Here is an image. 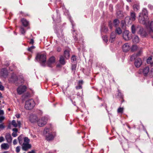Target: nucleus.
<instances>
[{
  "mask_svg": "<svg viewBox=\"0 0 153 153\" xmlns=\"http://www.w3.org/2000/svg\"><path fill=\"white\" fill-rule=\"evenodd\" d=\"M148 16L147 10L146 9H143L142 12L139 13L138 20L140 23L146 25H148L150 27L152 25L153 22L152 21H148Z\"/></svg>",
  "mask_w": 153,
  "mask_h": 153,
  "instance_id": "1",
  "label": "nucleus"
},
{
  "mask_svg": "<svg viewBox=\"0 0 153 153\" xmlns=\"http://www.w3.org/2000/svg\"><path fill=\"white\" fill-rule=\"evenodd\" d=\"M20 144L22 145V149L25 151H27L31 147V145L29 144L30 140L27 137H25L23 139V136L20 135L18 138Z\"/></svg>",
  "mask_w": 153,
  "mask_h": 153,
  "instance_id": "2",
  "label": "nucleus"
},
{
  "mask_svg": "<svg viewBox=\"0 0 153 153\" xmlns=\"http://www.w3.org/2000/svg\"><path fill=\"white\" fill-rule=\"evenodd\" d=\"M35 106V102L33 100H29L25 102V108L27 110H30L33 108Z\"/></svg>",
  "mask_w": 153,
  "mask_h": 153,
  "instance_id": "3",
  "label": "nucleus"
},
{
  "mask_svg": "<svg viewBox=\"0 0 153 153\" xmlns=\"http://www.w3.org/2000/svg\"><path fill=\"white\" fill-rule=\"evenodd\" d=\"M36 59L39 60L40 63L43 66H45V63L46 61V56L44 54H38L36 57Z\"/></svg>",
  "mask_w": 153,
  "mask_h": 153,
  "instance_id": "4",
  "label": "nucleus"
},
{
  "mask_svg": "<svg viewBox=\"0 0 153 153\" xmlns=\"http://www.w3.org/2000/svg\"><path fill=\"white\" fill-rule=\"evenodd\" d=\"M149 71V67L147 66L143 69H140L138 71V73L139 74H143L144 76H147Z\"/></svg>",
  "mask_w": 153,
  "mask_h": 153,
  "instance_id": "5",
  "label": "nucleus"
},
{
  "mask_svg": "<svg viewBox=\"0 0 153 153\" xmlns=\"http://www.w3.org/2000/svg\"><path fill=\"white\" fill-rule=\"evenodd\" d=\"M48 129H45L44 130L43 132L44 134L46 137V140L50 141L53 140L54 138L53 136L51 134L48 133Z\"/></svg>",
  "mask_w": 153,
  "mask_h": 153,
  "instance_id": "6",
  "label": "nucleus"
},
{
  "mask_svg": "<svg viewBox=\"0 0 153 153\" xmlns=\"http://www.w3.org/2000/svg\"><path fill=\"white\" fill-rule=\"evenodd\" d=\"M47 119L45 117H42L37 121V123L39 126L42 127L46 124Z\"/></svg>",
  "mask_w": 153,
  "mask_h": 153,
  "instance_id": "7",
  "label": "nucleus"
},
{
  "mask_svg": "<svg viewBox=\"0 0 153 153\" xmlns=\"http://www.w3.org/2000/svg\"><path fill=\"white\" fill-rule=\"evenodd\" d=\"M129 32L128 30H125L123 33V36L125 40H129L131 39V36L130 35Z\"/></svg>",
  "mask_w": 153,
  "mask_h": 153,
  "instance_id": "8",
  "label": "nucleus"
},
{
  "mask_svg": "<svg viewBox=\"0 0 153 153\" xmlns=\"http://www.w3.org/2000/svg\"><path fill=\"white\" fill-rule=\"evenodd\" d=\"M137 33L138 34L140 35L143 37H145L147 35V33L146 30L141 27L139 28V30L137 31Z\"/></svg>",
  "mask_w": 153,
  "mask_h": 153,
  "instance_id": "9",
  "label": "nucleus"
},
{
  "mask_svg": "<svg viewBox=\"0 0 153 153\" xmlns=\"http://www.w3.org/2000/svg\"><path fill=\"white\" fill-rule=\"evenodd\" d=\"M27 87L25 85L19 86L17 89L18 94L19 95L22 94L26 91Z\"/></svg>",
  "mask_w": 153,
  "mask_h": 153,
  "instance_id": "10",
  "label": "nucleus"
},
{
  "mask_svg": "<svg viewBox=\"0 0 153 153\" xmlns=\"http://www.w3.org/2000/svg\"><path fill=\"white\" fill-rule=\"evenodd\" d=\"M142 62L140 58H138L135 61L134 65L137 68H139L141 65Z\"/></svg>",
  "mask_w": 153,
  "mask_h": 153,
  "instance_id": "11",
  "label": "nucleus"
},
{
  "mask_svg": "<svg viewBox=\"0 0 153 153\" xmlns=\"http://www.w3.org/2000/svg\"><path fill=\"white\" fill-rule=\"evenodd\" d=\"M18 79V78L16 75L14 74H13L10 77L9 79V81L12 82H14L17 81Z\"/></svg>",
  "mask_w": 153,
  "mask_h": 153,
  "instance_id": "12",
  "label": "nucleus"
},
{
  "mask_svg": "<svg viewBox=\"0 0 153 153\" xmlns=\"http://www.w3.org/2000/svg\"><path fill=\"white\" fill-rule=\"evenodd\" d=\"M140 27L138 26H136L134 25H132L131 27L132 33L133 34L135 33L136 30L138 31L139 30V28Z\"/></svg>",
  "mask_w": 153,
  "mask_h": 153,
  "instance_id": "13",
  "label": "nucleus"
},
{
  "mask_svg": "<svg viewBox=\"0 0 153 153\" xmlns=\"http://www.w3.org/2000/svg\"><path fill=\"white\" fill-rule=\"evenodd\" d=\"M130 49V46L128 43H125L123 46V50L124 52H126Z\"/></svg>",
  "mask_w": 153,
  "mask_h": 153,
  "instance_id": "14",
  "label": "nucleus"
},
{
  "mask_svg": "<svg viewBox=\"0 0 153 153\" xmlns=\"http://www.w3.org/2000/svg\"><path fill=\"white\" fill-rule=\"evenodd\" d=\"M55 59L54 57H51L50 58L48 62V65L49 67H51V64L54 63Z\"/></svg>",
  "mask_w": 153,
  "mask_h": 153,
  "instance_id": "15",
  "label": "nucleus"
},
{
  "mask_svg": "<svg viewBox=\"0 0 153 153\" xmlns=\"http://www.w3.org/2000/svg\"><path fill=\"white\" fill-rule=\"evenodd\" d=\"M116 34L115 32H113L111 33V36L110 38L109 39V41L111 42H114L116 39Z\"/></svg>",
  "mask_w": 153,
  "mask_h": 153,
  "instance_id": "16",
  "label": "nucleus"
},
{
  "mask_svg": "<svg viewBox=\"0 0 153 153\" xmlns=\"http://www.w3.org/2000/svg\"><path fill=\"white\" fill-rule=\"evenodd\" d=\"M142 51L141 50H140L139 52L137 53V54H134V55L131 56L130 57V60L131 61H133V60L135 59L136 58L137 56H140L141 54Z\"/></svg>",
  "mask_w": 153,
  "mask_h": 153,
  "instance_id": "17",
  "label": "nucleus"
},
{
  "mask_svg": "<svg viewBox=\"0 0 153 153\" xmlns=\"http://www.w3.org/2000/svg\"><path fill=\"white\" fill-rule=\"evenodd\" d=\"M5 138L8 143H11L12 141V137L10 134L9 133H7L5 136Z\"/></svg>",
  "mask_w": 153,
  "mask_h": 153,
  "instance_id": "18",
  "label": "nucleus"
},
{
  "mask_svg": "<svg viewBox=\"0 0 153 153\" xmlns=\"http://www.w3.org/2000/svg\"><path fill=\"white\" fill-rule=\"evenodd\" d=\"M37 117L36 115H32L30 117V120L32 123H34L36 122Z\"/></svg>",
  "mask_w": 153,
  "mask_h": 153,
  "instance_id": "19",
  "label": "nucleus"
},
{
  "mask_svg": "<svg viewBox=\"0 0 153 153\" xmlns=\"http://www.w3.org/2000/svg\"><path fill=\"white\" fill-rule=\"evenodd\" d=\"M136 13L132 11L130 12V17L129 19L132 21H134L136 19Z\"/></svg>",
  "mask_w": 153,
  "mask_h": 153,
  "instance_id": "20",
  "label": "nucleus"
},
{
  "mask_svg": "<svg viewBox=\"0 0 153 153\" xmlns=\"http://www.w3.org/2000/svg\"><path fill=\"white\" fill-rule=\"evenodd\" d=\"M1 148L4 150H7L9 148V145L7 143H3L1 145Z\"/></svg>",
  "mask_w": 153,
  "mask_h": 153,
  "instance_id": "21",
  "label": "nucleus"
},
{
  "mask_svg": "<svg viewBox=\"0 0 153 153\" xmlns=\"http://www.w3.org/2000/svg\"><path fill=\"white\" fill-rule=\"evenodd\" d=\"M22 25L25 27H27L29 25V22L26 19H22L21 20Z\"/></svg>",
  "mask_w": 153,
  "mask_h": 153,
  "instance_id": "22",
  "label": "nucleus"
},
{
  "mask_svg": "<svg viewBox=\"0 0 153 153\" xmlns=\"http://www.w3.org/2000/svg\"><path fill=\"white\" fill-rule=\"evenodd\" d=\"M120 23V21L119 20L116 19L113 21V25L116 27H117Z\"/></svg>",
  "mask_w": 153,
  "mask_h": 153,
  "instance_id": "23",
  "label": "nucleus"
},
{
  "mask_svg": "<svg viewBox=\"0 0 153 153\" xmlns=\"http://www.w3.org/2000/svg\"><path fill=\"white\" fill-rule=\"evenodd\" d=\"M139 41V37L137 36H135L133 39V43H138Z\"/></svg>",
  "mask_w": 153,
  "mask_h": 153,
  "instance_id": "24",
  "label": "nucleus"
},
{
  "mask_svg": "<svg viewBox=\"0 0 153 153\" xmlns=\"http://www.w3.org/2000/svg\"><path fill=\"white\" fill-rule=\"evenodd\" d=\"M59 61L61 64L64 65L65 64L64 58L63 56H61L60 57Z\"/></svg>",
  "mask_w": 153,
  "mask_h": 153,
  "instance_id": "25",
  "label": "nucleus"
},
{
  "mask_svg": "<svg viewBox=\"0 0 153 153\" xmlns=\"http://www.w3.org/2000/svg\"><path fill=\"white\" fill-rule=\"evenodd\" d=\"M64 55L65 58H68L70 56L69 51L67 50H65L64 52Z\"/></svg>",
  "mask_w": 153,
  "mask_h": 153,
  "instance_id": "26",
  "label": "nucleus"
},
{
  "mask_svg": "<svg viewBox=\"0 0 153 153\" xmlns=\"http://www.w3.org/2000/svg\"><path fill=\"white\" fill-rule=\"evenodd\" d=\"M133 7L134 10L135 11H137V10H139L140 8L139 5L138 4H134L133 5Z\"/></svg>",
  "mask_w": 153,
  "mask_h": 153,
  "instance_id": "27",
  "label": "nucleus"
},
{
  "mask_svg": "<svg viewBox=\"0 0 153 153\" xmlns=\"http://www.w3.org/2000/svg\"><path fill=\"white\" fill-rule=\"evenodd\" d=\"M116 32L118 34H120L122 33V30L120 27H117L115 30Z\"/></svg>",
  "mask_w": 153,
  "mask_h": 153,
  "instance_id": "28",
  "label": "nucleus"
},
{
  "mask_svg": "<svg viewBox=\"0 0 153 153\" xmlns=\"http://www.w3.org/2000/svg\"><path fill=\"white\" fill-rule=\"evenodd\" d=\"M138 47L136 45H133L131 48V51H134L137 50Z\"/></svg>",
  "mask_w": 153,
  "mask_h": 153,
  "instance_id": "29",
  "label": "nucleus"
},
{
  "mask_svg": "<svg viewBox=\"0 0 153 153\" xmlns=\"http://www.w3.org/2000/svg\"><path fill=\"white\" fill-rule=\"evenodd\" d=\"M149 34L152 38H153V30L151 28H150L149 30Z\"/></svg>",
  "mask_w": 153,
  "mask_h": 153,
  "instance_id": "30",
  "label": "nucleus"
},
{
  "mask_svg": "<svg viewBox=\"0 0 153 153\" xmlns=\"http://www.w3.org/2000/svg\"><path fill=\"white\" fill-rule=\"evenodd\" d=\"M102 30L103 32H106L108 31V28L107 27L104 26L102 28Z\"/></svg>",
  "mask_w": 153,
  "mask_h": 153,
  "instance_id": "31",
  "label": "nucleus"
},
{
  "mask_svg": "<svg viewBox=\"0 0 153 153\" xmlns=\"http://www.w3.org/2000/svg\"><path fill=\"white\" fill-rule=\"evenodd\" d=\"M121 26L122 27L125 29V22L124 21L122 20L121 22Z\"/></svg>",
  "mask_w": 153,
  "mask_h": 153,
  "instance_id": "32",
  "label": "nucleus"
},
{
  "mask_svg": "<svg viewBox=\"0 0 153 153\" xmlns=\"http://www.w3.org/2000/svg\"><path fill=\"white\" fill-rule=\"evenodd\" d=\"M12 124L15 127H16L18 126V124L15 120H13L12 122Z\"/></svg>",
  "mask_w": 153,
  "mask_h": 153,
  "instance_id": "33",
  "label": "nucleus"
},
{
  "mask_svg": "<svg viewBox=\"0 0 153 153\" xmlns=\"http://www.w3.org/2000/svg\"><path fill=\"white\" fill-rule=\"evenodd\" d=\"M152 59V58L151 57H149L147 60V63L150 64Z\"/></svg>",
  "mask_w": 153,
  "mask_h": 153,
  "instance_id": "34",
  "label": "nucleus"
},
{
  "mask_svg": "<svg viewBox=\"0 0 153 153\" xmlns=\"http://www.w3.org/2000/svg\"><path fill=\"white\" fill-rule=\"evenodd\" d=\"M71 61L72 62H74L76 61V58L75 56H73L71 58Z\"/></svg>",
  "mask_w": 153,
  "mask_h": 153,
  "instance_id": "35",
  "label": "nucleus"
},
{
  "mask_svg": "<svg viewBox=\"0 0 153 153\" xmlns=\"http://www.w3.org/2000/svg\"><path fill=\"white\" fill-rule=\"evenodd\" d=\"M102 39L105 42H108V39L107 37L105 36H102Z\"/></svg>",
  "mask_w": 153,
  "mask_h": 153,
  "instance_id": "36",
  "label": "nucleus"
},
{
  "mask_svg": "<svg viewBox=\"0 0 153 153\" xmlns=\"http://www.w3.org/2000/svg\"><path fill=\"white\" fill-rule=\"evenodd\" d=\"M123 108H120L117 110V112L118 113H122L123 112Z\"/></svg>",
  "mask_w": 153,
  "mask_h": 153,
  "instance_id": "37",
  "label": "nucleus"
},
{
  "mask_svg": "<svg viewBox=\"0 0 153 153\" xmlns=\"http://www.w3.org/2000/svg\"><path fill=\"white\" fill-rule=\"evenodd\" d=\"M20 30L22 34H23L25 32V31L24 29L22 27H21Z\"/></svg>",
  "mask_w": 153,
  "mask_h": 153,
  "instance_id": "38",
  "label": "nucleus"
},
{
  "mask_svg": "<svg viewBox=\"0 0 153 153\" xmlns=\"http://www.w3.org/2000/svg\"><path fill=\"white\" fill-rule=\"evenodd\" d=\"M35 48V47L34 46H32L28 48L27 50H28V51L31 52L32 51V50L33 49Z\"/></svg>",
  "mask_w": 153,
  "mask_h": 153,
  "instance_id": "39",
  "label": "nucleus"
},
{
  "mask_svg": "<svg viewBox=\"0 0 153 153\" xmlns=\"http://www.w3.org/2000/svg\"><path fill=\"white\" fill-rule=\"evenodd\" d=\"M76 65L75 64H73L72 65L71 69L72 71H74L76 70Z\"/></svg>",
  "mask_w": 153,
  "mask_h": 153,
  "instance_id": "40",
  "label": "nucleus"
},
{
  "mask_svg": "<svg viewBox=\"0 0 153 153\" xmlns=\"http://www.w3.org/2000/svg\"><path fill=\"white\" fill-rule=\"evenodd\" d=\"M108 26L111 29H112L113 27V24L111 21H110L108 22Z\"/></svg>",
  "mask_w": 153,
  "mask_h": 153,
  "instance_id": "41",
  "label": "nucleus"
},
{
  "mask_svg": "<svg viewBox=\"0 0 153 153\" xmlns=\"http://www.w3.org/2000/svg\"><path fill=\"white\" fill-rule=\"evenodd\" d=\"M20 146H17L16 149V151L17 153H19L20 151Z\"/></svg>",
  "mask_w": 153,
  "mask_h": 153,
  "instance_id": "42",
  "label": "nucleus"
},
{
  "mask_svg": "<svg viewBox=\"0 0 153 153\" xmlns=\"http://www.w3.org/2000/svg\"><path fill=\"white\" fill-rule=\"evenodd\" d=\"M3 71L4 72V74H3V75L4 76H7V71L6 70H5V69H4Z\"/></svg>",
  "mask_w": 153,
  "mask_h": 153,
  "instance_id": "43",
  "label": "nucleus"
},
{
  "mask_svg": "<svg viewBox=\"0 0 153 153\" xmlns=\"http://www.w3.org/2000/svg\"><path fill=\"white\" fill-rule=\"evenodd\" d=\"M4 89V86L1 85V82H0V90L3 91Z\"/></svg>",
  "mask_w": 153,
  "mask_h": 153,
  "instance_id": "44",
  "label": "nucleus"
},
{
  "mask_svg": "<svg viewBox=\"0 0 153 153\" xmlns=\"http://www.w3.org/2000/svg\"><path fill=\"white\" fill-rule=\"evenodd\" d=\"M76 88L77 89H81L82 88V85L79 84L78 86H76Z\"/></svg>",
  "mask_w": 153,
  "mask_h": 153,
  "instance_id": "45",
  "label": "nucleus"
},
{
  "mask_svg": "<svg viewBox=\"0 0 153 153\" xmlns=\"http://www.w3.org/2000/svg\"><path fill=\"white\" fill-rule=\"evenodd\" d=\"M12 135L13 137H15L17 136V134L16 132H13L12 134Z\"/></svg>",
  "mask_w": 153,
  "mask_h": 153,
  "instance_id": "46",
  "label": "nucleus"
},
{
  "mask_svg": "<svg viewBox=\"0 0 153 153\" xmlns=\"http://www.w3.org/2000/svg\"><path fill=\"white\" fill-rule=\"evenodd\" d=\"M4 117L3 116L0 117V123H1L2 121L4 119Z\"/></svg>",
  "mask_w": 153,
  "mask_h": 153,
  "instance_id": "47",
  "label": "nucleus"
},
{
  "mask_svg": "<svg viewBox=\"0 0 153 153\" xmlns=\"http://www.w3.org/2000/svg\"><path fill=\"white\" fill-rule=\"evenodd\" d=\"M4 138L3 137H0V142H2L4 141Z\"/></svg>",
  "mask_w": 153,
  "mask_h": 153,
  "instance_id": "48",
  "label": "nucleus"
},
{
  "mask_svg": "<svg viewBox=\"0 0 153 153\" xmlns=\"http://www.w3.org/2000/svg\"><path fill=\"white\" fill-rule=\"evenodd\" d=\"M118 94L117 96L119 97H121V94L120 92V91L119 90H118Z\"/></svg>",
  "mask_w": 153,
  "mask_h": 153,
  "instance_id": "49",
  "label": "nucleus"
},
{
  "mask_svg": "<svg viewBox=\"0 0 153 153\" xmlns=\"http://www.w3.org/2000/svg\"><path fill=\"white\" fill-rule=\"evenodd\" d=\"M5 128L3 124H0V129H3Z\"/></svg>",
  "mask_w": 153,
  "mask_h": 153,
  "instance_id": "50",
  "label": "nucleus"
},
{
  "mask_svg": "<svg viewBox=\"0 0 153 153\" xmlns=\"http://www.w3.org/2000/svg\"><path fill=\"white\" fill-rule=\"evenodd\" d=\"M34 42V41L33 39H31L30 40V41L29 42V43L31 44H33Z\"/></svg>",
  "mask_w": 153,
  "mask_h": 153,
  "instance_id": "51",
  "label": "nucleus"
},
{
  "mask_svg": "<svg viewBox=\"0 0 153 153\" xmlns=\"http://www.w3.org/2000/svg\"><path fill=\"white\" fill-rule=\"evenodd\" d=\"M13 145H16L17 143L16 140V139L14 140H13Z\"/></svg>",
  "mask_w": 153,
  "mask_h": 153,
  "instance_id": "52",
  "label": "nucleus"
},
{
  "mask_svg": "<svg viewBox=\"0 0 153 153\" xmlns=\"http://www.w3.org/2000/svg\"><path fill=\"white\" fill-rule=\"evenodd\" d=\"M13 131H14L13 132H17L18 131V129L16 128H14L13 129Z\"/></svg>",
  "mask_w": 153,
  "mask_h": 153,
  "instance_id": "53",
  "label": "nucleus"
},
{
  "mask_svg": "<svg viewBox=\"0 0 153 153\" xmlns=\"http://www.w3.org/2000/svg\"><path fill=\"white\" fill-rule=\"evenodd\" d=\"M148 7H149V8L150 9H152L153 8V6H152V5H150V4H149L148 5Z\"/></svg>",
  "mask_w": 153,
  "mask_h": 153,
  "instance_id": "54",
  "label": "nucleus"
},
{
  "mask_svg": "<svg viewBox=\"0 0 153 153\" xmlns=\"http://www.w3.org/2000/svg\"><path fill=\"white\" fill-rule=\"evenodd\" d=\"M73 37L74 38V40L75 41H76L78 39H77V37H76V36H74Z\"/></svg>",
  "mask_w": 153,
  "mask_h": 153,
  "instance_id": "55",
  "label": "nucleus"
},
{
  "mask_svg": "<svg viewBox=\"0 0 153 153\" xmlns=\"http://www.w3.org/2000/svg\"><path fill=\"white\" fill-rule=\"evenodd\" d=\"M17 123L19 127H20L21 124L20 122V121H17Z\"/></svg>",
  "mask_w": 153,
  "mask_h": 153,
  "instance_id": "56",
  "label": "nucleus"
},
{
  "mask_svg": "<svg viewBox=\"0 0 153 153\" xmlns=\"http://www.w3.org/2000/svg\"><path fill=\"white\" fill-rule=\"evenodd\" d=\"M4 111L2 110H0V115H2L4 114Z\"/></svg>",
  "mask_w": 153,
  "mask_h": 153,
  "instance_id": "57",
  "label": "nucleus"
},
{
  "mask_svg": "<svg viewBox=\"0 0 153 153\" xmlns=\"http://www.w3.org/2000/svg\"><path fill=\"white\" fill-rule=\"evenodd\" d=\"M16 116L17 118H19L20 117V115L19 114H16Z\"/></svg>",
  "mask_w": 153,
  "mask_h": 153,
  "instance_id": "58",
  "label": "nucleus"
},
{
  "mask_svg": "<svg viewBox=\"0 0 153 153\" xmlns=\"http://www.w3.org/2000/svg\"><path fill=\"white\" fill-rule=\"evenodd\" d=\"M79 84L82 85L83 83V81L82 80H80L79 82Z\"/></svg>",
  "mask_w": 153,
  "mask_h": 153,
  "instance_id": "59",
  "label": "nucleus"
},
{
  "mask_svg": "<svg viewBox=\"0 0 153 153\" xmlns=\"http://www.w3.org/2000/svg\"><path fill=\"white\" fill-rule=\"evenodd\" d=\"M28 153H35V152L33 150H32L31 151L29 152Z\"/></svg>",
  "mask_w": 153,
  "mask_h": 153,
  "instance_id": "60",
  "label": "nucleus"
},
{
  "mask_svg": "<svg viewBox=\"0 0 153 153\" xmlns=\"http://www.w3.org/2000/svg\"><path fill=\"white\" fill-rule=\"evenodd\" d=\"M2 94L1 92H0V98L2 97Z\"/></svg>",
  "mask_w": 153,
  "mask_h": 153,
  "instance_id": "61",
  "label": "nucleus"
},
{
  "mask_svg": "<svg viewBox=\"0 0 153 153\" xmlns=\"http://www.w3.org/2000/svg\"><path fill=\"white\" fill-rule=\"evenodd\" d=\"M128 1V2H131V0H127Z\"/></svg>",
  "mask_w": 153,
  "mask_h": 153,
  "instance_id": "62",
  "label": "nucleus"
},
{
  "mask_svg": "<svg viewBox=\"0 0 153 153\" xmlns=\"http://www.w3.org/2000/svg\"><path fill=\"white\" fill-rule=\"evenodd\" d=\"M20 13H21L22 14V13H23V12H22V11H21V12H20Z\"/></svg>",
  "mask_w": 153,
  "mask_h": 153,
  "instance_id": "63",
  "label": "nucleus"
},
{
  "mask_svg": "<svg viewBox=\"0 0 153 153\" xmlns=\"http://www.w3.org/2000/svg\"><path fill=\"white\" fill-rule=\"evenodd\" d=\"M8 110L9 111H10V108H8Z\"/></svg>",
  "mask_w": 153,
  "mask_h": 153,
  "instance_id": "64",
  "label": "nucleus"
}]
</instances>
